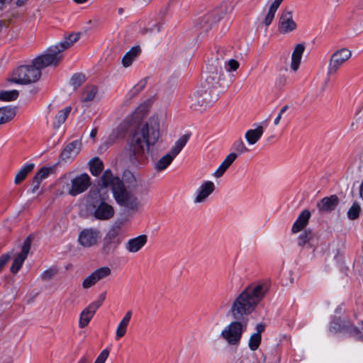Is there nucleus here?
I'll return each instance as SVG.
<instances>
[{
    "instance_id": "6e6552de",
    "label": "nucleus",
    "mask_w": 363,
    "mask_h": 363,
    "mask_svg": "<svg viewBox=\"0 0 363 363\" xmlns=\"http://www.w3.org/2000/svg\"><path fill=\"white\" fill-rule=\"evenodd\" d=\"M101 235V232L96 228H84L79 231L77 242L83 248H93L99 245Z\"/></svg>"
},
{
    "instance_id": "5fc2aeb1",
    "label": "nucleus",
    "mask_w": 363,
    "mask_h": 363,
    "mask_svg": "<svg viewBox=\"0 0 363 363\" xmlns=\"http://www.w3.org/2000/svg\"><path fill=\"white\" fill-rule=\"evenodd\" d=\"M55 274V271L50 269L44 271L41 274V278L43 280H49L54 276Z\"/></svg>"
},
{
    "instance_id": "c756f323",
    "label": "nucleus",
    "mask_w": 363,
    "mask_h": 363,
    "mask_svg": "<svg viewBox=\"0 0 363 363\" xmlns=\"http://www.w3.org/2000/svg\"><path fill=\"white\" fill-rule=\"evenodd\" d=\"M263 134V128L261 125L255 129H250L245 133V139L250 145L255 144Z\"/></svg>"
},
{
    "instance_id": "72a5a7b5",
    "label": "nucleus",
    "mask_w": 363,
    "mask_h": 363,
    "mask_svg": "<svg viewBox=\"0 0 363 363\" xmlns=\"http://www.w3.org/2000/svg\"><path fill=\"white\" fill-rule=\"evenodd\" d=\"M105 199L102 196L100 189L96 188L94 189H91L89 191L87 196V203L90 207L95 205V203H99L104 201Z\"/></svg>"
},
{
    "instance_id": "412c9836",
    "label": "nucleus",
    "mask_w": 363,
    "mask_h": 363,
    "mask_svg": "<svg viewBox=\"0 0 363 363\" xmlns=\"http://www.w3.org/2000/svg\"><path fill=\"white\" fill-rule=\"evenodd\" d=\"M311 218V212L305 209L298 216L291 228V233H298L303 230L308 225Z\"/></svg>"
},
{
    "instance_id": "aec40b11",
    "label": "nucleus",
    "mask_w": 363,
    "mask_h": 363,
    "mask_svg": "<svg viewBox=\"0 0 363 363\" xmlns=\"http://www.w3.org/2000/svg\"><path fill=\"white\" fill-rule=\"evenodd\" d=\"M81 149V143L74 140L69 143L60 154V159L62 161L68 162L72 160L79 152Z\"/></svg>"
},
{
    "instance_id": "338daca9",
    "label": "nucleus",
    "mask_w": 363,
    "mask_h": 363,
    "mask_svg": "<svg viewBox=\"0 0 363 363\" xmlns=\"http://www.w3.org/2000/svg\"><path fill=\"white\" fill-rule=\"evenodd\" d=\"M359 196L362 199H363V180L359 187Z\"/></svg>"
},
{
    "instance_id": "49530a36",
    "label": "nucleus",
    "mask_w": 363,
    "mask_h": 363,
    "mask_svg": "<svg viewBox=\"0 0 363 363\" xmlns=\"http://www.w3.org/2000/svg\"><path fill=\"white\" fill-rule=\"evenodd\" d=\"M360 211V206L358 204H353L347 212L348 217L352 219L358 218Z\"/></svg>"
},
{
    "instance_id": "cd10ccee",
    "label": "nucleus",
    "mask_w": 363,
    "mask_h": 363,
    "mask_svg": "<svg viewBox=\"0 0 363 363\" xmlns=\"http://www.w3.org/2000/svg\"><path fill=\"white\" fill-rule=\"evenodd\" d=\"M96 310L94 309L91 305H89L82 313L79 318V326L81 328H85L94 315L95 314Z\"/></svg>"
},
{
    "instance_id": "f03ea898",
    "label": "nucleus",
    "mask_w": 363,
    "mask_h": 363,
    "mask_svg": "<svg viewBox=\"0 0 363 363\" xmlns=\"http://www.w3.org/2000/svg\"><path fill=\"white\" fill-rule=\"evenodd\" d=\"M267 291L264 284L248 286L233 301L230 313L235 320H246L245 316L252 313Z\"/></svg>"
},
{
    "instance_id": "37998d69",
    "label": "nucleus",
    "mask_w": 363,
    "mask_h": 363,
    "mask_svg": "<svg viewBox=\"0 0 363 363\" xmlns=\"http://www.w3.org/2000/svg\"><path fill=\"white\" fill-rule=\"evenodd\" d=\"M233 149L240 154H242L248 151V149L241 139L236 140L233 143Z\"/></svg>"
},
{
    "instance_id": "2eb2a0df",
    "label": "nucleus",
    "mask_w": 363,
    "mask_h": 363,
    "mask_svg": "<svg viewBox=\"0 0 363 363\" xmlns=\"http://www.w3.org/2000/svg\"><path fill=\"white\" fill-rule=\"evenodd\" d=\"M32 242L31 236H28L24 241L21 252H19L14 258L13 262L11 266V272L13 274H16L22 267L24 261L27 258L28 252L30 250Z\"/></svg>"
},
{
    "instance_id": "e2e57ef3",
    "label": "nucleus",
    "mask_w": 363,
    "mask_h": 363,
    "mask_svg": "<svg viewBox=\"0 0 363 363\" xmlns=\"http://www.w3.org/2000/svg\"><path fill=\"white\" fill-rule=\"evenodd\" d=\"M281 117H282V115L279 113V114L277 115V116L274 119V123L275 125H277L279 123V122H280V121L281 119Z\"/></svg>"
},
{
    "instance_id": "b1692460",
    "label": "nucleus",
    "mask_w": 363,
    "mask_h": 363,
    "mask_svg": "<svg viewBox=\"0 0 363 363\" xmlns=\"http://www.w3.org/2000/svg\"><path fill=\"white\" fill-rule=\"evenodd\" d=\"M315 235L310 229L304 230L298 238V245L306 247V248H313Z\"/></svg>"
},
{
    "instance_id": "f257e3e1",
    "label": "nucleus",
    "mask_w": 363,
    "mask_h": 363,
    "mask_svg": "<svg viewBox=\"0 0 363 363\" xmlns=\"http://www.w3.org/2000/svg\"><path fill=\"white\" fill-rule=\"evenodd\" d=\"M160 138V121L152 116L145 124L134 132L129 148V160L134 167L143 165L147 160L150 147L155 145Z\"/></svg>"
},
{
    "instance_id": "09e8293b",
    "label": "nucleus",
    "mask_w": 363,
    "mask_h": 363,
    "mask_svg": "<svg viewBox=\"0 0 363 363\" xmlns=\"http://www.w3.org/2000/svg\"><path fill=\"white\" fill-rule=\"evenodd\" d=\"M221 18H222V16H219L218 18L215 19V18H213L211 15L208 14V15H206V16H203L202 20L201 21V22L199 23H200L201 27H203L205 24H208V23L212 24V23H216Z\"/></svg>"
},
{
    "instance_id": "a18cd8bd",
    "label": "nucleus",
    "mask_w": 363,
    "mask_h": 363,
    "mask_svg": "<svg viewBox=\"0 0 363 363\" xmlns=\"http://www.w3.org/2000/svg\"><path fill=\"white\" fill-rule=\"evenodd\" d=\"M52 169L50 167H42L35 175L34 177H38V179L42 182L43 179H46L50 174Z\"/></svg>"
},
{
    "instance_id": "4be33fe9",
    "label": "nucleus",
    "mask_w": 363,
    "mask_h": 363,
    "mask_svg": "<svg viewBox=\"0 0 363 363\" xmlns=\"http://www.w3.org/2000/svg\"><path fill=\"white\" fill-rule=\"evenodd\" d=\"M147 237L146 235H140L136 238L130 239L125 244V249L131 253L138 252L146 244Z\"/></svg>"
},
{
    "instance_id": "3c124183",
    "label": "nucleus",
    "mask_w": 363,
    "mask_h": 363,
    "mask_svg": "<svg viewBox=\"0 0 363 363\" xmlns=\"http://www.w3.org/2000/svg\"><path fill=\"white\" fill-rule=\"evenodd\" d=\"M108 354H109V350L108 349L104 350L100 353V354L99 355V357H97V359H96L94 363H104L106 362V359L108 358Z\"/></svg>"
},
{
    "instance_id": "f704fd0d",
    "label": "nucleus",
    "mask_w": 363,
    "mask_h": 363,
    "mask_svg": "<svg viewBox=\"0 0 363 363\" xmlns=\"http://www.w3.org/2000/svg\"><path fill=\"white\" fill-rule=\"evenodd\" d=\"M281 2L282 1L281 0H274V2L271 4L268 13L264 20V23L266 26H269L273 21L275 13Z\"/></svg>"
},
{
    "instance_id": "a211bd4d",
    "label": "nucleus",
    "mask_w": 363,
    "mask_h": 363,
    "mask_svg": "<svg viewBox=\"0 0 363 363\" xmlns=\"http://www.w3.org/2000/svg\"><path fill=\"white\" fill-rule=\"evenodd\" d=\"M296 28V23L293 20L292 11L285 9L279 20V29L283 33H287L294 30Z\"/></svg>"
},
{
    "instance_id": "20e7f679",
    "label": "nucleus",
    "mask_w": 363,
    "mask_h": 363,
    "mask_svg": "<svg viewBox=\"0 0 363 363\" xmlns=\"http://www.w3.org/2000/svg\"><path fill=\"white\" fill-rule=\"evenodd\" d=\"M247 325V320H235L221 331L220 336L228 344L237 345L239 344Z\"/></svg>"
},
{
    "instance_id": "bf43d9fd",
    "label": "nucleus",
    "mask_w": 363,
    "mask_h": 363,
    "mask_svg": "<svg viewBox=\"0 0 363 363\" xmlns=\"http://www.w3.org/2000/svg\"><path fill=\"white\" fill-rule=\"evenodd\" d=\"M265 328V325L262 323H259L256 325V333H254L255 334L261 335L262 333L264 332Z\"/></svg>"
},
{
    "instance_id": "0eeeda50",
    "label": "nucleus",
    "mask_w": 363,
    "mask_h": 363,
    "mask_svg": "<svg viewBox=\"0 0 363 363\" xmlns=\"http://www.w3.org/2000/svg\"><path fill=\"white\" fill-rule=\"evenodd\" d=\"M217 96V94L200 87L191 97V106L196 111H202L215 101Z\"/></svg>"
},
{
    "instance_id": "f3484780",
    "label": "nucleus",
    "mask_w": 363,
    "mask_h": 363,
    "mask_svg": "<svg viewBox=\"0 0 363 363\" xmlns=\"http://www.w3.org/2000/svg\"><path fill=\"white\" fill-rule=\"evenodd\" d=\"M123 185V182L118 177H114L110 169H106L101 177V188L111 187L113 195Z\"/></svg>"
},
{
    "instance_id": "dca6fc26",
    "label": "nucleus",
    "mask_w": 363,
    "mask_h": 363,
    "mask_svg": "<svg viewBox=\"0 0 363 363\" xmlns=\"http://www.w3.org/2000/svg\"><path fill=\"white\" fill-rule=\"evenodd\" d=\"M111 274V270L108 267H100L94 271L89 275L82 282V287L84 289H89L94 286L98 281L109 277Z\"/></svg>"
},
{
    "instance_id": "69168bd1",
    "label": "nucleus",
    "mask_w": 363,
    "mask_h": 363,
    "mask_svg": "<svg viewBox=\"0 0 363 363\" xmlns=\"http://www.w3.org/2000/svg\"><path fill=\"white\" fill-rule=\"evenodd\" d=\"M289 108V106L286 105L281 108V109L279 111V113L283 115Z\"/></svg>"
},
{
    "instance_id": "c03bdc74",
    "label": "nucleus",
    "mask_w": 363,
    "mask_h": 363,
    "mask_svg": "<svg viewBox=\"0 0 363 363\" xmlns=\"http://www.w3.org/2000/svg\"><path fill=\"white\" fill-rule=\"evenodd\" d=\"M289 84V79L284 75L279 76L275 82V86L279 90H282Z\"/></svg>"
},
{
    "instance_id": "4468645a",
    "label": "nucleus",
    "mask_w": 363,
    "mask_h": 363,
    "mask_svg": "<svg viewBox=\"0 0 363 363\" xmlns=\"http://www.w3.org/2000/svg\"><path fill=\"white\" fill-rule=\"evenodd\" d=\"M94 217L100 220H109L113 217L115 211L113 207L108 203L105 200L95 203V205L91 207Z\"/></svg>"
},
{
    "instance_id": "a878e982",
    "label": "nucleus",
    "mask_w": 363,
    "mask_h": 363,
    "mask_svg": "<svg viewBox=\"0 0 363 363\" xmlns=\"http://www.w3.org/2000/svg\"><path fill=\"white\" fill-rule=\"evenodd\" d=\"M132 317V311H128L121 321L119 323L116 332V339L119 340L122 337H123L127 330V327L130 323V318Z\"/></svg>"
},
{
    "instance_id": "6e6d98bb",
    "label": "nucleus",
    "mask_w": 363,
    "mask_h": 363,
    "mask_svg": "<svg viewBox=\"0 0 363 363\" xmlns=\"http://www.w3.org/2000/svg\"><path fill=\"white\" fill-rule=\"evenodd\" d=\"M146 85V79H142L140 80L137 84H135L133 88L135 89L139 94L145 86Z\"/></svg>"
},
{
    "instance_id": "4d7b16f0",
    "label": "nucleus",
    "mask_w": 363,
    "mask_h": 363,
    "mask_svg": "<svg viewBox=\"0 0 363 363\" xmlns=\"http://www.w3.org/2000/svg\"><path fill=\"white\" fill-rule=\"evenodd\" d=\"M41 182L38 179V177H33L32 182V193H35L40 186Z\"/></svg>"
},
{
    "instance_id": "ddd939ff",
    "label": "nucleus",
    "mask_w": 363,
    "mask_h": 363,
    "mask_svg": "<svg viewBox=\"0 0 363 363\" xmlns=\"http://www.w3.org/2000/svg\"><path fill=\"white\" fill-rule=\"evenodd\" d=\"M352 56V52L346 48H340L331 55L329 60L328 74H335L340 67Z\"/></svg>"
},
{
    "instance_id": "7c9ffc66",
    "label": "nucleus",
    "mask_w": 363,
    "mask_h": 363,
    "mask_svg": "<svg viewBox=\"0 0 363 363\" xmlns=\"http://www.w3.org/2000/svg\"><path fill=\"white\" fill-rule=\"evenodd\" d=\"M81 33L79 32L71 33L68 36L65 37V39L57 45L60 47V50L64 51L76 43L79 39Z\"/></svg>"
},
{
    "instance_id": "9b49d317",
    "label": "nucleus",
    "mask_w": 363,
    "mask_h": 363,
    "mask_svg": "<svg viewBox=\"0 0 363 363\" xmlns=\"http://www.w3.org/2000/svg\"><path fill=\"white\" fill-rule=\"evenodd\" d=\"M221 72L222 69L220 66H219L218 69V67H213V62L209 65L208 72L204 81L201 84V88L207 89L208 91H211L212 93H215L214 91L218 87L224 88L227 85L220 82Z\"/></svg>"
},
{
    "instance_id": "423d86ee",
    "label": "nucleus",
    "mask_w": 363,
    "mask_h": 363,
    "mask_svg": "<svg viewBox=\"0 0 363 363\" xmlns=\"http://www.w3.org/2000/svg\"><path fill=\"white\" fill-rule=\"evenodd\" d=\"M62 50L57 45L50 46L44 54L33 60L35 66H37L40 72L48 66H57L62 59Z\"/></svg>"
},
{
    "instance_id": "58836bf2",
    "label": "nucleus",
    "mask_w": 363,
    "mask_h": 363,
    "mask_svg": "<svg viewBox=\"0 0 363 363\" xmlns=\"http://www.w3.org/2000/svg\"><path fill=\"white\" fill-rule=\"evenodd\" d=\"M18 91L17 90L1 91H0V100L1 101H13L18 98Z\"/></svg>"
},
{
    "instance_id": "79ce46f5",
    "label": "nucleus",
    "mask_w": 363,
    "mask_h": 363,
    "mask_svg": "<svg viewBox=\"0 0 363 363\" xmlns=\"http://www.w3.org/2000/svg\"><path fill=\"white\" fill-rule=\"evenodd\" d=\"M224 65L225 70L228 72H231L236 71L238 69L240 64L237 60L234 59H230L229 60L224 62Z\"/></svg>"
},
{
    "instance_id": "de8ad7c7",
    "label": "nucleus",
    "mask_w": 363,
    "mask_h": 363,
    "mask_svg": "<svg viewBox=\"0 0 363 363\" xmlns=\"http://www.w3.org/2000/svg\"><path fill=\"white\" fill-rule=\"evenodd\" d=\"M84 80V76L80 74H76L73 75V77L71 79V84L74 87L77 88L79 86L82 82Z\"/></svg>"
},
{
    "instance_id": "13d9d810",
    "label": "nucleus",
    "mask_w": 363,
    "mask_h": 363,
    "mask_svg": "<svg viewBox=\"0 0 363 363\" xmlns=\"http://www.w3.org/2000/svg\"><path fill=\"white\" fill-rule=\"evenodd\" d=\"M138 94L135 89L132 88L126 95L125 102L130 101L131 99L137 96Z\"/></svg>"
},
{
    "instance_id": "c9c22d12",
    "label": "nucleus",
    "mask_w": 363,
    "mask_h": 363,
    "mask_svg": "<svg viewBox=\"0 0 363 363\" xmlns=\"http://www.w3.org/2000/svg\"><path fill=\"white\" fill-rule=\"evenodd\" d=\"M35 167L33 163H30L22 167L16 174L14 179V182L16 184H20L22 181H23L27 175L32 172Z\"/></svg>"
},
{
    "instance_id": "39448f33",
    "label": "nucleus",
    "mask_w": 363,
    "mask_h": 363,
    "mask_svg": "<svg viewBox=\"0 0 363 363\" xmlns=\"http://www.w3.org/2000/svg\"><path fill=\"white\" fill-rule=\"evenodd\" d=\"M190 138V134H185L181 136L174 143L170 150L162 156L155 164V169L161 172L164 170L179 155L186 145Z\"/></svg>"
},
{
    "instance_id": "4c0bfd02",
    "label": "nucleus",
    "mask_w": 363,
    "mask_h": 363,
    "mask_svg": "<svg viewBox=\"0 0 363 363\" xmlns=\"http://www.w3.org/2000/svg\"><path fill=\"white\" fill-rule=\"evenodd\" d=\"M97 94V88L94 86H88L83 92L82 102L89 103L92 101Z\"/></svg>"
},
{
    "instance_id": "393cba45",
    "label": "nucleus",
    "mask_w": 363,
    "mask_h": 363,
    "mask_svg": "<svg viewBox=\"0 0 363 363\" xmlns=\"http://www.w3.org/2000/svg\"><path fill=\"white\" fill-rule=\"evenodd\" d=\"M339 202V199L337 196L332 195L330 197H325L319 203V211H330L335 209Z\"/></svg>"
},
{
    "instance_id": "680f3d73",
    "label": "nucleus",
    "mask_w": 363,
    "mask_h": 363,
    "mask_svg": "<svg viewBox=\"0 0 363 363\" xmlns=\"http://www.w3.org/2000/svg\"><path fill=\"white\" fill-rule=\"evenodd\" d=\"M28 0H17L16 4L18 7H21L25 5Z\"/></svg>"
},
{
    "instance_id": "5701e85b",
    "label": "nucleus",
    "mask_w": 363,
    "mask_h": 363,
    "mask_svg": "<svg viewBox=\"0 0 363 363\" xmlns=\"http://www.w3.org/2000/svg\"><path fill=\"white\" fill-rule=\"evenodd\" d=\"M238 155L235 152H231L228 155L218 169L214 172L213 177L216 178L221 177L225 171L230 167V165L235 162Z\"/></svg>"
},
{
    "instance_id": "c85d7f7f",
    "label": "nucleus",
    "mask_w": 363,
    "mask_h": 363,
    "mask_svg": "<svg viewBox=\"0 0 363 363\" xmlns=\"http://www.w3.org/2000/svg\"><path fill=\"white\" fill-rule=\"evenodd\" d=\"M304 49L305 48L302 44H298L295 47L292 53L291 64V67L294 71H296L298 69Z\"/></svg>"
},
{
    "instance_id": "6ab92c4d",
    "label": "nucleus",
    "mask_w": 363,
    "mask_h": 363,
    "mask_svg": "<svg viewBox=\"0 0 363 363\" xmlns=\"http://www.w3.org/2000/svg\"><path fill=\"white\" fill-rule=\"evenodd\" d=\"M215 190V184L211 181H206L197 189L194 203H199L206 201L207 198Z\"/></svg>"
},
{
    "instance_id": "7ed1b4c3",
    "label": "nucleus",
    "mask_w": 363,
    "mask_h": 363,
    "mask_svg": "<svg viewBox=\"0 0 363 363\" xmlns=\"http://www.w3.org/2000/svg\"><path fill=\"white\" fill-rule=\"evenodd\" d=\"M41 76V72L37 66L22 65L15 69L9 81L16 84H28L37 82Z\"/></svg>"
},
{
    "instance_id": "e433bc0d",
    "label": "nucleus",
    "mask_w": 363,
    "mask_h": 363,
    "mask_svg": "<svg viewBox=\"0 0 363 363\" xmlns=\"http://www.w3.org/2000/svg\"><path fill=\"white\" fill-rule=\"evenodd\" d=\"M103 162L98 157H95L89 162L90 172L94 176H98L103 170Z\"/></svg>"
},
{
    "instance_id": "a19ab883",
    "label": "nucleus",
    "mask_w": 363,
    "mask_h": 363,
    "mask_svg": "<svg viewBox=\"0 0 363 363\" xmlns=\"http://www.w3.org/2000/svg\"><path fill=\"white\" fill-rule=\"evenodd\" d=\"M228 55V50L225 48H219L216 52V55L215 57V61H216L217 65L213 67H218L219 69V66H221V61L225 60V57Z\"/></svg>"
},
{
    "instance_id": "774afa93",
    "label": "nucleus",
    "mask_w": 363,
    "mask_h": 363,
    "mask_svg": "<svg viewBox=\"0 0 363 363\" xmlns=\"http://www.w3.org/2000/svg\"><path fill=\"white\" fill-rule=\"evenodd\" d=\"M78 363H89L88 359L86 357H82Z\"/></svg>"
},
{
    "instance_id": "9d476101",
    "label": "nucleus",
    "mask_w": 363,
    "mask_h": 363,
    "mask_svg": "<svg viewBox=\"0 0 363 363\" xmlns=\"http://www.w3.org/2000/svg\"><path fill=\"white\" fill-rule=\"evenodd\" d=\"M113 197L119 206L130 211H136L140 206L138 197L133 193L128 191L124 185L114 192Z\"/></svg>"
},
{
    "instance_id": "0e129e2a",
    "label": "nucleus",
    "mask_w": 363,
    "mask_h": 363,
    "mask_svg": "<svg viewBox=\"0 0 363 363\" xmlns=\"http://www.w3.org/2000/svg\"><path fill=\"white\" fill-rule=\"evenodd\" d=\"M11 0H0V9H2L4 6L9 4Z\"/></svg>"
},
{
    "instance_id": "1a4fd4ad",
    "label": "nucleus",
    "mask_w": 363,
    "mask_h": 363,
    "mask_svg": "<svg viewBox=\"0 0 363 363\" xmlns=\"http://www.w3.org/2000/svg\"><path fill=\"white\" fill-rule=\"evenodd\" d=\"M91 184L90 176L82 173L73 177L69 184H67L66 189L69 195L76 196L85 192Z\"/></svg>"
},
{
    "instance_id": "864d4df0",
    "label": "nucleus",
    "mask_w": 363,
    "mask_h": 363,
    "mask_svg": "<svg viewBox=\"0 0 363 363\" xmlns=\"http://www.w3.org/2000/svg\"><path fill=\"white\" fill-rule=\"evenodd\" d=\"M330 74H328V72L326 76L323 77L322 83H321V86H320V91L321 92L325 91L327 88H328V86H329V84H330Z\"/></svg>"
},
{
    "instance_id": "8fccbe9b",
    "label": "nucleus",
    "mask_w": 363,
    "mask_h": 363,
    "mask_svg": "<svg viewBox=\"0 0 363 363\" xmlns=\"http://www.w3.org/2000/svg\"><path fill=\"white\" fill-rule=\"evenodd\" d=\"M12 255L13 250L8 253L4 254L0 257V272L2 271V269L8 263V262L10 260Z\"/></svg>"
},
{
    "instance_id": "ea45409f",
    "label": "nucleus",
    "mask_w": 363,
    "mask_h": 363,
    "mask_svg": "<svg viewBox=\"0 0 363 363\" xmlns=\"http://www.w3.org/2000/svg\"><path fill=\"white\" fill-rule=\"evenodd\" d=\"M262 340V335L258 334H252L248 342V346L252 351H255L258 349Z\"/></svg>"
},
{
    "instance_id": "bb28decb",
    "label": "nucleus",
    "mask_w": 363,
    "mask_h": 363,
    "mask_svg": "<svg viewBox=\"0 0 363 363\" xmlns=\"http://www.w3.org/2000/svg\"><path fill=\"white\" fill-rule=\"evenodd\" d=\"M140 51V48L137 45L133 47L128 52H127L122 58V64L123 67H130L133 62L135 60L137 57L139 55Z\"/></svg>"
},
{
    "instance_id": "2f4dec72",
    "label": "nucleus",
    "mask_w": 363,
    "mask_h": 363,
    "mask_svg": "<svg viewBox=\"0 0 363 363\" xmlns=\"http://www.w3.org/2000/svg\"><path fill=\"white\" fill-rule=\"evenodd\" d=\"M16 113V107L9 106L0 108V124L11 120L15 116Z\"/></svg>"
},
{
    "instance_id": "603ef678",
    "label": "nucleus",
    "mask_w": 363,
    "mask_h": 363,
    "mask_svg": "<svg viewBox=\"0 0 363 363\" xmlns=\"http://www.w3.org/2000/svg\"><path fill=\"white\" fill-rule=\"evenodd\" d=\"M106 298V293H102L100 294L99 299L93 303H91L90 305L93 307L94 309L97 310L102 304Z\"/></svg>"
},
{
    "instance_id": "473e14b6",
    "label": "nucleus",
    "mask_w": 363,
    "mask_h": 363,
    "mask_svg": "<svg viewBox=\"0 0 363 363\" xmlns=\"http://www.w3.org/2000/svg\"><path fill=\"white\" fill-rule=\"evenodd\" d=\"M72 111L71 106H67L65 108L60 110L55 116L53 126L55 128H59L60 126L65 122L69 114Z\"/></svg>"
},
{
    "instance_id": "052dcab7",
    "label": "nucleus",
    "mask_w": 363,
    "mask_h": 363,
    "mask_svg": "<svg viewBox=\"0 0 363 363\" xmlns=\"http://www.w3.org/2000/svg\"><path fill=\"white\" fill-rule=\"evenodd\" d=\"M2 311H3L2 306H0V331L2 330L5 326L4 318H2Z\"/></svg>"
},
{
    "instance_id": "f8f14e48",
    "label": "nucleus",
    "mask_w": 363,
    "mask_h": 363,
    "mask_svg": "<svg viewBox=\"0 0 363 363\" xmlns=\"http://www.w3.org/2000/svg\"><path fill=\"white\" fill-rule=\"evenodd\" d=\"M119 227L115 226L106 234L101 247V252L104 255L113 254L121 244V240L119 237Z\"/></svg>"
}]
</instances>
